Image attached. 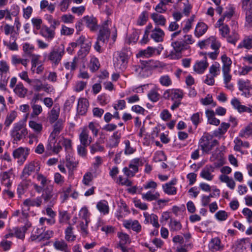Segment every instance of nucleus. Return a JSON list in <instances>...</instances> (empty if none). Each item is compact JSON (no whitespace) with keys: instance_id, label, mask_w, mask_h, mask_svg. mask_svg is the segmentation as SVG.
Listing matches in <instances>:
<instances>
[{"instance_id":"obj_1","label":"nucleus","mask_w":252,"mask_h":252,"mask_svg":"<svg viewBox=\"0 0 252 252\" xmlns=\"http://www.w3.org/2000/svg\"><path fill=\"white\" fill-rule=\"evenodd\" d=\"M110 32L115 37L117 30L114 25L111 24L109 25V22L107 21L100 29L99 35L94 45V48L96 51L99 53L102 52V48L107 43Z\"/></svg>"},{"instance_id":"obj_2","label":"nucleus","mask_w":252,"mask_h":252,"mask_svg":"<svg viewBox=\"0 0 252 252\" xmlns=\"http://www.w3.org/2000/svg\"><path fill=\"white\" fill-rule=\"evenodd\" d=\"M26 126V122L24 121H20L14 124L10 131V135L14 143L20 141L27 135L28 131Z\"/></svg>"},{"instance_id":"obj_3","label":"nucleus","mask_w":252,"mask_h":252,"mask_svg":"<svg viewBox=\"0 0 252 252\" xmlns=\"http://www.w3.org/2000/svg\"><path fill=\"white\" fill-rule=\"evenodd\" d=\"M218 144L217 140L208 133L204 134L199 141V147L203 153L208 154Z\"/></svg>"},{"instance_id":"obj_4","label":"nucleus","mask_w":252,"mask_h":252,"mask_svg":"<svg viewBox=\"0 0 252 252\" xmlns=\"http://www.w3.org/2000/svg\"><path fill=\"white\" fill-rule=\"evenodd\" d=\"M64 54V46L63 44L54 48L50 52L47 57L52 67H55L60 63Z\"/></svg>"},{"instance_id":"obj_5","label":"nucleus","mask_w":252,"mask_h":252,"mask_svg":"<svg viewBox=\"0 0 252 252\" xmlns=\"http://www.w3.org/2000/svg\"><path fill=\"white\" fill-rule=\"evenodd\" d=\"M127 56L124 53H117L113 58V64L117 71H123L127 66Z\"/></svg>"},{"instance_id":"obj_6","label":"nucleus","mask_w":252,"mask_h":252,"mask_svg":"<svg viewBox=\"0 0 252 252\" xmlns=\"http://www.w3.org/2000/svg\"><path fill=\"white\" fill-rule=\"evenodd\" d=\"M197 45L201 49H207L209 46H210L212 50L216 51H219V49L221 46V43L220 41L214 36L199 41Z\"/></svg>"},{"instance_id":"obj_7","label":"nucleus","mask_w":252,"mask_h":252,"mask_svg":"<svg viewBox=\"0 0 252 252\" xmlns=\"http://www.w3.org/2000/svg\"><path fill=\"white\" fill-rule=\"evenodd\" d=\"M42 201V197L40 196L35 198H27L25 200L22 205V215L23 218H27L28 214L26 211L29 210V207H39L41 204Z\"/></svg>"},{"instance_id":"obj_8","label":"nucleus","mask_w":252,"mask_h":252,"mask_svg":"<svg viewBox=\"0 0 252 252\" xmlns=\"http://www.w3.org/2000/svg\"><path fill=\"white\" fill-rule=\"evenodd\" d=\"M185 44L183 41H176L172 43L173 49L171 51L168 57L172 60H177L181 57V53L184 49Z\"/></svg>"},{"instance_id":"obj_9","label":"nucleus","mask_w":252,"mask_h":252,"mask_svg":"<svg viewBox=\"0 0 252 252\" xmlns=\"http://www.w3.org/2000/svg\"><path fill=\"white\" fill-rule=\"evenodd\" d=\"M237 85L239 90L242 92V95L246 97L251 96L250 90L252 89V86L249 80L239 79L237 81Z\"/></svg>"},{"instance_id":"obj_10","label":"nucleus","mask_w":252,"mask_h":252,"mask_svg":"<svg viewBox=\"0 0 252 252\" xmlns=\"http://www.w3.org/2000/svg\"><path fill=\"white\" fill-rule=\"evenodd\" d=\"M184 95L183 91L178 89H168L164 93L165 97L174 101L180 102Z\"/></svg>"},{"instance_id":"obj_11","label":"nucleus","mask_w":252,"mask_h":252,"mask_svg":"<svg viewBox=\"0 0 252 252\" xmlns=\"http://www.w3.org/2000/svg\"><path fill=\"white\" fill-rule=\"evenodd\" d=\"M40 167L37 162H32L25 165L21 177L23 180L27 179L32 173L38 172L40 170Z\"/></svg>"},{"instance_id":"obj_12","label":"nucleus","mask_w":252,"mask_h":252,"mask_svg":"<svg viewBox=\"0 0 252 252\" xmlns=\"http://www.w3.org/2000/svg\"><path fill=\"white\" fill-rule=\"evenodd\" d=\"M57 136L51 134L49 137L48 142L46 146V150L49 152H53L58 153L62 149L59 142L57 143L56 137Z\"/></svg>"},{"instance_id":"obj_13","label":"nucleus","mask_w":252,"mask_h":252,"mask_svg":"<svg viewBox=\"0 0 252 252\" xmlns=\"http://www.w3.org/2000/svg\"><path fill=\"white\" fill-rule=\"evenodd\" d=\"M29 153V148L19 147L13 151L12 155L14 158L18 159V162L22 164L26 160Z\"/></svg>"},{"instance_id":"obj_14","label":"nucleus","mask_w":252,"mask_h":252,"mask_svg":"<svg viewBox=\"0 0 252 252\" xmlns=\"http://www.w3.org/2000/svg\"><path fill=\"white\" fill-rule=\"evenodd\" d=\"M123 226L127 229H132L133 231L138 233L141 230V225L137 220H125L123 221Z\"/></svg>"},{"instance_id":"obj_15","label":"nucleus","mask_w":252,"mask_h":252,"mask_svg":"<svg viewBox=\"0 0 252 252\" xmlns=\"http://www.w3.org/2000/svg\"><path fill=\"white\" fill-rule=\"evenodd\" d=\"M215 170V167L211 165H206L201 171L200 176L203 179L211 181L213 180L214 175L213 173Z\"/></svg>"},{"instance_id":"obj_16","label":"nucleus","mask_w":252,"mask_h":252,"mask_svg":"<svg viewBox=\"0 0 252 252\" xmlns=\"http://www.w3.org/2000/svg\"><path fill=\"white\" fill-rule=\"evenodd\" d=\"M226 22L223 19H219L215 24V27L219 29L220 34L223 38H225L229 34L230 29Z\"/></svg>"},{"instance_id":"obj_17","label":"nucleus","mask_w":252,"mask_h":252,"mask_svg":"<svg viewBox=\"0 0 252 252\" xmlns=\"http://www.w3.org/2000/svg\"><path fill=\"white\" fill-rule=\"evenodd\" d=\"M156 52L157 55L160 54V52L157 48L149 46L144 50H139L136 56L139 58H148L153 57Z\"/></svg>"},{"instance_id":"obj_18","label":"nucleus","mask_w":252,"mask_h":252,"mask_svg":"<svg viewBox=\"0 0 252 252\" xmlns=\"http://www.w3.org/2000/svg\"><path fill=\"white\" fill-rule=\"evenodd\" d=\"M209 65L207 58L205 57L202 60L197 61L193 66V69L197 74H203Z\"/></svg>"},{"instance_id":"obj_19","label":"nucleus","mask_w":252,"mask_h":252,"mask_svg":"<svg viewBox=\"0 0 252 252\" xmlns=\"http://www.w3.org/2000/svg\"><path fill=\"white\" fill-rule=\"evenodd\" d=\"M31 223L28 221L23 226L20 227H13L12 228V231L14 232V236L18 239L24 240L26 232L28 229L31 226Z\"/></svg>"},{"instance_id":"obj_20","label":"nucleus","mask_w":252,"mask_h":252,"mask_svg":"<svg viewBox=\"0 0 252 252\" xmlns=\"http://www.w3.org/2000/svg\"><path fill=\"white\" fill-rule=\"evenodd\" d=\"M78 43L81 45L80 52L82 53V56H86L89 52L91 47V42L86 40L84 36H80L77 39Z\"/></svg>"},{"instance_id":"obj_21","label":"nucleus","mask_w":252,"mask_h":252,"mask_svg":"<svg viewBox=\"0 0 252 252\" xmlns=\"http://www.w3.org/2000/svg\"><path fill=\"white\" fill-rule=\"evenodd\" d=\"M81 144L88 146L92 142V138L89 135V132L87 127H84L79 135Z\"/></svg>"},{"instance_id":"obj_22","label":"nucleus","mask_w":252,"mask_h":252,"mask_svg":"<svg viewBox=\"0 0 252 252\" xmlns=\"http://www.w3.org/2000/svg\"><path fill=\"white\" fill-rule=\"evenodd\" d=\"M150 36L156 42H161L163 40L164 32L160 28L157 27L151 30Z\"/></svg>"},{"instance_id":"obj_23","label":"nucleus","mask_w":252,"mask_h":252,"mask_svg":"<svg viewBox=\"0 0 252 252\" xmlns=\"http://www.w3.org/2000/svg\"><path fill=\"white\" fill-rule=\"evenodd\" d=\"M40 34L48 41H51L55 36L54 30L44 26H43L40 31Z\"/></svg>"},{"instance_id":"obj_24","label":"nucleus","mask_w":252,"mask_h":252,"mask_svg":"<svg viewBox=\"0 0 252 252\" xmlns=\"http://www.w3.org/2000/svg\"><path fill=\"white\" fill-rule=\"evenodd\" d=\"M89 105L88 100L85 98H80L78 100L77 111L81 115L86 114Z\"/></svg>"},{"instance_id":"obj_25","label":"nucleus","mask_w":252,"mask_h":252,"mask_svg":"<svg viewBox=\"0 0 252 252\" xmlns=\"http://www.w3.org/2000/svg\"><path fill=\"white\" fill-rule=\"evenodd\" d=\"M57 193L54 191V188L53 186L47 187L44 189V193L43 194V197L45 201L50 200H54L57 198Z\"/></svg>"},{"instance_id":"obj_26","label":"nucleus","mask_w":252,"mask_h":252,"mask_svg":"<svg viewBox=\"0 0 252 252\" xmlns=\"http://www.w3.org/2000/svg\"><path fill=\"white\" fill-rule=\"evenodd\" d=\"M143 215L146 223H150L155 228H159L160 225L158 222V217L156 215L154 214H149L147 212H144Z\"/></svg>"},{"instance_id":"obj_27","label":"nucleus","mask_w":252,"mask_h":252,"mask_svg":"<svg viewBox=\"0 0 252 252\" xmlns=\"http://www.w3.org/2000/svg\"><path fill=\"white\" fill-rule=\"evenodd\" d=\"M146 161V159L143 157L134 158L130 160L129 168L135 172H138V167L142 166Z\"/></svg>"},{"instance_id":"obj_28","label":"nucleus","mask_w":252,"mask_h":252,"mask_svg":"<svg viewBox=\"0 0 252 252\" xmlns=\"http://www.w3.org/2000/svg\"><path fill=\"white\" fill-rule=\"evenodd\" d=\"M60 113V107L56 104L48 113V119L51 123L58 121Z\"/></svg>"},{"instance_id":"obj_29","label":"nucleus","mask_w":252,"mask_h":252,"mask_svg":"<svg viewBox=\"0 0 252 252\" xmlns=\"http://www.w3.org/2000/svg\"><path fill=\"white\" fill-rule=\"evenodd\" d=\"M96 207L99 213L105 216L109 213V206L108 202L105 200H101L96 203Z\"/></svg>"},{"instance_id":"obj_30","label":"nucleus","mask_w":252,"mask_h":252,"mask_svg":"<svg viewBox=\"0 0 252 252\" xmlns=\"http://www.w3.org/2000/svg\"><path fill=\"white\" fill-rule=\"evenodd\" d=\"M208 247L212 252L220 251L223 248V246L221 244L220 240L218 237H215L212 239L208 244Z\"/></svg>"},{"instance_id":"obj_31","label":"nucleus","mask_w":252,"mask_h":252,"mask_svg":"<svg viewBox=\"0 0 252 252\" xmlns=\"http://www.w3.org/2000/svg\"><path fill=\"white\" fill-rule=\"evenodd\" d=\"M142 198L147 201L157 200L160 196V194L155 190H152L141 194Z\"/></svg>"},{"instance_id":"obj_32","label":"nucleus","mask_w":252,"mask_h":252,"mask_svg":"<svg viewBox=\"0 0 252 252\" xmlns=\"http://www.w3.org/2000/svg\"><path fill=\"white\" fill-rule=\"evenodd\" d=\"M151 17L157 26H165L166 23V19L164 16L159 13L154 12L151 14Z\"/></svg>"},{"instance_id":"obj_33","label":"nucleus","mask_w":252,"mask_h":252,"mask_svg":"<svg viewBox=\"0 0 252 252\" xmlns=\"http://www.w3.org/2000/svg\"><path fill=\"white\" fill-rule=\"evenodd\" d=\"M121 137V134L118 131L114 132L107 143V147L110 148L117 147L120 143Z\"/></svg>"},{"instance_id":"obj_34","label":"nucleus","mask_w":252,"mask_h":252,"mask_svg":"<svg viewBox=\"0 0 252 252\" xmlns=\"http://www.w3.org/2000/svg\"><path fill=\"white\" fill-rule=\"evenodd\" d=\"M13 92L20 98H24L27 94L28 90L22 82H19L13 89Z\"/></svg>"},{"instance_id":"obj_35","label":"nucleus","mask_w":252,"mask_h":252,"mask_svg":"<svg viewBox=\"0 0 252 252\" xmlns=\"http://www.w3.org/2000/svg\"><path fill=\"white\" fill-rule=\"evenodd\" d=\"M54 232L52 230H47V231L41 233L40 234H37L32 236V239L33 240H37L41 241L42 240H48L52 238L54 236Z\"/></svg>"},{"instance_id":"obj_36","label":"nucleus","mask_w":252,"mask_h":252,"mask_svg":"<svg viewBox=\"0 0 252 252\" xmlns=\"http://www.w3.org/2000/svg\"><path fill=\"white\" fill-rule=\"evenodd\" d=\"M11 173L8 172H4L0 174V182L1 185L7 188H9L12 185V181L11 180Z\"/></svg>"},{"instance_id":"obj_37","label":"nucleus","mask_w":252,"mask_h":252,"mask_svg":"<svg viewBox=\"0 0 252 252\" xmlns=\"http://www.w3.org/2000/svg\"><path fill=\"white\" fill-rule=\"evenodd\" d=\"M219 180L222 183L226 184L230 189L233 190L236 186V183L234 180L226 175L221 174L219 176Z\"/></svg>"},{"instance_id":"obj_38","label":"nucleus","mask_w":252,"mask_h":252,"mask_svg":"<svg viewBox=\"0 0 252 252\" xmlns=\"http://www.w3.org/2000/svg\"><path fill=\"white\" fill-rule=\"evenodd\" d=\"M208 29L207 25L203 22L198 23L195 27L194 31V35L197 37L202 36Z\"/></svg>"},{"instance_id":"obj_39","label":"nucleus","mask_w":252,"mask_h":252,"mask_svg":"<svg viewBox=\"0 0 252 252\" xmlns=\"http://www.w3.org/2000/svg\"><path fill=\"white\" fill-rule=\"evenodd\" d=\"M11 63L13 65H17L21 64L24 67H27L28 63V60L27 59L22 58L20 56L17 55H13L11 56Z\"/></svg>"},{"instance_id":"obj_40","label":"nucleus","mask_w":252,"mask_h":252,"mask_svg":"<svg viewBox=\"0 0 252 252\" xmlns=\"http://www.w3.org/2000/svg\"><path fill=\"white\" fill-rule=\"evenodd\" d=\"M206 116L208 119V122L211 125L218 126L220 121L215 116V113L213 110H207L205 111Z\"/></svg>"},{"instance_id":"obj_41","label":"nucleus","mask_w":252,"mask_h":252,"mask_svg":"<svg viewBox=\"0 0 252 252\" xmlns=\"http://www.w3.org/2000/svg\"><path fill=\"white\" fill-rule=\"evenodd\" d=\"M17 117V112L15 110L10 111L6 115L4 125L6 128H9Z\"/></svg>"},{"instance_id":"obj_42","label":"nucleus","mask_w":252,"mask_h":252,"mask_svg":"<svg viewBox=\"0 0 252 252\" xmlns=\"http://www.w3.org/2000/svg\"><path fill=\"white\" fill-rule=\"evenodd\" d=\"M239 136L241 138H248L252 136V123L243 127L239 132Z\"/></svg>"},{"instance_id":"obj_43","label":"nucleus","mask_w":252,"mask_h":252,"mask_svg":"<svg viewBox=\"0 0 252 252\" xmlns=\"http://www.w3.org/2000/svg\"><path fill=\"white\" fill-rule=\"evenodd\" d=\"M10 66L7 62L4 60L0 61V77H7L9 73Z\"/></svg>"},{"instance_id":"obj_44","label":"nucleus","mask_w":252,"mask_h":252,"mask_svg":"<svg viewBox=\"0 0 252 252\" xmlns=\"http://www.w3.org/2000/svg\"><path fill=\"white\" fill-rule=\"evenodd\" d=\"M84 22L91 30H94L96 29V20L95 18L88 16H85L84 17Z\"/></svg>"},{"instance_id":"obj_45","label":"nucleus","mask_w":252,"mask_h":252,"mask_svg":"<svg viewBox=\"0 0 252 252\" xmlns=\"http://www.w3.org/2000/svg\"><path fill=\"white\" fill-rule=\"evenodd\" d=\"M237 48L239 49L244 48L248 50L251 49L252 48V37H245L239 44Z\"/></svg>"},{"instance_id":"obj_46","label":"nucleus","mask_w":252,"mask_h":252,"mask_svg":"<svg viewBox=\"0 0 252 252\" xmlns=\"http://www.w3.org/2000/svg\"><path fill=\"white\" fill-rule=\"evenodd\" d=\"M234 12V8L231 6H228L226 8V10L224 12L223 14L219 19H223V21L227 22H228L232 17Z\"/></svg>"},{"instance_id":"obj_47","label":"nucleus","mask_w":252,"mask_h":252,"mask_svg":"<svg viewBox=\"0 0 252 252\" xmlns=\"http://www.w3.org/2000/svg\"><path fill=\"white\" fill-rule=\"evenodd\" d=\"M221 60L222 63V70H231L232 62L230 58L224 54L221 57Z\"/></svg>"},{"instance_id":"obj_48","label":"nucleus","mask_w":252,"mask_h":252,"mask_svg":"<svg viewBox=\"0 0 252 252\" xmlns=\"http://www.w3.org/2000/svg\"><path fill=\"white\" fill-rule=\"evenodd\" d=\"M220 65L218 62L213 63L209 68V74L216 77L220 74Z\"/></svg>"},{"instance_id":"obj_49","label":"nucleus","mask_w":252,"mask_h":252,"mask_svg":"<svg viewBox=\"0 0 252 252\" xmlns=\"http://www.w3.org/2000/svg\"><path fill=\"white\" fill-rule=\"evenodd\" d=\"M65 239L68 242H73L76 240V237L73 234V227L69 225L64 231Z\"/></svg>"},{"instance_id":"obj_50","label":"nucleus","mask_w":252,"mask_h":252,"mask_svg":"<svg viewBox=\"0 0 252 252\" xmlns=\"http://www.w3.org/2000/svg\"><path fill=\"white\" fill-rule=\"evenodd\" d=\"M64 120L59 119L54 126V129L51 134L58 136L63 127Z\"/></svg>"},{"instance_id":"obj_51","label":"nucleus","mask_w":252,"mask_h":252,"mask_svg":"<svg viewBox=\"0 0 252 252\" xmlns=\"http://www.w3.org/2000/svg\"><path fill=\"white\" fill-rule=\"evenodd\" d=\"M117 236L119 239V244L127 245L130 244L131 240L129 235L123 232H118Z\"/></svg>"},{"instance_id":"obj_52","label":"nucleus","mask_w":252,"mask_h":252,"mask_svg":"<svg viewBox=\"0 0 252 252\" xmlns=\"http://www.w3.org/2000/svg\"><path fill=\"white\" fill-rule=\"evenodd\" d=\"M124 143L125 144L124 154L126 155H132L136 151V147L132 146L128 140H125Z\"/></svg>"},{"instance_id":"obj_53","label":"nucleus","mask_w":252,"mask_h":252,"mask_svg":"<svg viewBox=\"0 0 252 252\" xmlns=\"http://www.w3.org/2000/svg\"><path fill=\"white\" fill-rule=\"evenodd\" d=\"M29 181L23 180L18 185L17 191L19 195H23L25 192L29 187Z\"/></svg>"},{"instance_id":"obj_54","label":"nucleus","mask_w":252,"mask_h":252,"mask_svg":"<svg viewBox=\"0 0 252 252\" xmlns=\"http://www.w3.org/2000/svg\"><path fill=\"white\" fill-rule=\"evenodd\" d=\"M59 143H61L64 147L66 151L70 152L72 149L71 140L69 139L64 138L60 136L59 137Z\"/></svg>"},{"instance_id":"obj_55","label":"nucleus","mask_w":252,"mask_h":252,"mask_svg":"<svg viewBox=\"0 0 252 252\" xmlns=\"http://www.w3.org/2000/svg\"><path fill=\"white\" fill-rule=\"evenodd\" d=\"M32 87L33 90L36 92H40L42 90L43 83L39 79H31V82L28 84Z\"/></svg>"},{"instance_id":"obj_56","label":"nucleus","mask_w":252,"mask_h":252,"mask_svg":"<svg viewBox=\"0 0 252 252\" xmlns=\"http://www.w3.org/2000/svg\"><path fill=\"white\" fill-rule=\"evenodd\" d=\"M230 127V124L227 123H222L218 129L215 131L214 134L216 136H220L224 134L229 127Z\"/></svg>"},{"instance_id":"obj_57","label":"nucleus","mask_w":252,"mask_h":252,"mask_svg":"<svg viewBox=\"0 0 252 252\" xmlns=\"http://www.w3.org/2000/svg\"><path fill=\"white\" fill-rule=\"evenodd\" d=\"M164 192L169 195H174L177 193V188L168 184H163L162 186Z\"/></svg>"},{"instance_id":"obj_58","label":"nucleus","mask_w":252,"mask_h":252,"mask_svg":"<svg viewBox=\"0 0 252 252\" xmlns=\"http://www.w3.org/2000/svg\"><path fill=\"white\" fill-rule=\"evenodd\" d=\"M181 4L183 5L182 7L183 11L182 13L185 16H188L192 9L191 5L188 0H183V1L181 2Z\"/></svg>"},{"instance_id":"obj_59","label":"nucleus","mask_w":252,"mask_h":252,"mask_svg":"<svg viewBox=\"0 0 252 252\" xmlns=\"http://www.w3.org/2000/svg\"><path fill=\"white\" fill-rule=\"evenodd\" d=\"M160 84L164 87L170 86L172 84V81L171 77L168 75H163L159 78Z\"/></svg>"},{"instance_id":"obj_60","label":"nucleus","mask_w":252,"mask_h":252,"mask_svg":"<svg viewBox=\"0 0 252 252\" xmlns=\"http://www.w3.org/2000/svg\"><path fill=\"white\" fill-rule=\"evenodd\" d=\"M67 243L63 240H56L53 243L54 248L56 250L62 252L63 250H65V249L67 248Z\"/></svg>"},{"instance_id":"obj_61","label":"nucleus","mask_w":252,"mask_h":252,"mask_svg":"<svg viewBox=\"0 0 252 252\" xmlns=\"http://www.w3.org/2000/svg\"><path fill=\"white\" fill-rule=\"evenodd\" d=\"M70 219L69 214L66 211H62L59 212V220L61 223H67Z\"/></svg>"},{"instance_id":"obj_62","label":"nucleus","mask_w":252,"mask_h":252,"mask_svg":"<svg viewBox=\"0 0 252 252\" xmlns=\"http://www.w3.org/2000/svg\"><path fill=\"white\" fill-rule=\"evenodd\" d=\"M119 211V212L118 211L116 214V217L118 219L123 218L128 214V209L125 203H122V205L120 207Z\"/></svg>"},{"instance_id":"obj_63","label":"nucleus","mask_w":252,"mask_h":252,"mask_svg":"<svg viewBox=\"0 0 252 252\" xmlns=\"http://www.w3.org/2000/svg\"><path fill=\"white\" fill-rule=\"evenodd\" d=\"M233 108L236 110L239 113H241V111L244 105L241 104L240 100L236 97H233L230 101Z\"/></svg>"},{"instance_id":"obj_64","label":"nucleus","mask_w":252,"mask_h":252,"mask_svg":"<svg viewBox=\"0 0 252 252\" xmlns=\"http://www.w3.org/2000/svg\"><path fill=\"white\" fill-rule=\"evenodd\" d=\"M94 177L93 174L91 172H87L83 176L82 181V183L85 186H89L91 185Z\"/></svg>"}]
</instances>
